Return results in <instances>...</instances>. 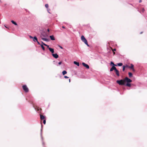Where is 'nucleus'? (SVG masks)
<instances>
[{
	"mask_svg": "<svg viewBox=\"0 0 147 147\" xmlns=\"http://www.w3.org/2000/svg\"><path fill=\"white\" fill-rule=\"evenodd\" d=\"M132 81L130 79L126 77L123 80H117L116 82L119 85H125L126 82H131Z\"/></svg>",
	"mask_w": 147,
	"mask_h": 147,
	"instance_id": "obj_1",
	"label": "nucleus"
},
{
	"mask_svg": "<svg viewBox=\"0 0 147 147\" xmlns=\"http://www.w3.org/2000/svg\"><path fill=\"white\" fill-rule=\"evenodd\" d=\"M82 40L84 42V43L87 45V46H89L88 44V42L87 40L86 39L84 36H82L81 37Z\"/></svg>",
	"mask_w": 147,
	"mask_h": 147,
	"instance_id": "obj_2",
	"label": "nucleus"
},
{
	"mask_svg": "<svg viewBox=\"0 0 147 147\" xmlns=\"http://www.w3.org/2000/svg\"><path fill=\"white\" fill-rule=\"evenodd\" d=\"M22 88L26 92H28L29 91V89L26 85H24L22 86Z\"/></svg>",
	"mask_w": 147,
	"mask_h": 147,
	"instance_id": "obj_3",
	"label": "nucleus"
},
{
	"mask_svg": "<svg viewBox=\"0 0 147 147\" xmlns=\"http://www.w3.org/2000/svg\"><path fill=\"white\" fill-rule=\"evenodd\" d=\"M82 65L85 67H86L87 69H89V66L87 64H86L84 63H82Z\"/></svg>",
	"mask_w": 147,
	"mask_h": 147,
	"instance_id": "obj_4",
	"label": "nucleus"
},
{
	"mask_svg": "<svg viewBox=\"0 0 147 147\" xmlns=\"http://www.w3.org/2000/svg\"><path fill=\"white\" fill-rule=\"evenodd\" d=\"M134 65L132 64H131L130 66L128 67V68L132 69L133 71L134 72L135 71V70L134 69Z\"/></svg>",
	"mask_w": 147,
	"mask_h": 147,
	"instance_id": "obj_5",
	"label": "nucleus"
},
{
	"mask_svg": "<svg viewBox=\"0 0 147 147\" xmlns=\"http://www.w3.org/2000/svg\"><path fill=\"white\" fill-rule=\"evenodd\" d=\"M35 109L37 111H39V112H40L42 110V109L41 108H40L37 106L35 108Z\"/></svg>",
	"mask_w": 147,
	"mask_h": 147,
	"instance_id": "obj_6",
	"label": "nucleus"
},
{
	"mask_svg": "<svg viewBox=\"0 0 147 147\" xmlns=\"http://www.w3.org/2000/svg\"><path fill=\"white\" fill-rule=\"evenodd\" d=\"M40 119L41 120H42L45 119V116H43L41 114H40Z\"/></svg>",
	"mask_w": 147,
	"mask_h": 147,
	"instance_id": "obj_7",
	"label": "nucleus"
},
{
	"mask_svg": "<svg viewBox=\"0 0 147 147\" xmlns=\"http://www.w3.org/2000/svg\"><path fill=\"white\" fill-rule=\"evenodd\" d=\"M37 42L38 43V44L39 45H40V46H43V45H45V46H48V45H46L44 43L42 42H41V44H40V42H39L38 41H37Z\"/></svg>",
	"mask_w": 147,
	"mask_h": 147,
	"instance_id": "obj_8",
	"label": "nucleus"
},
{
	"mask_svg": "<svg viewBox=\"0 0 147 147\" xmlns=\"http://www.w3.org/2000/svg\"><path fill=\"white\" fill-rule=\"evenodd\" d=\"M52 55L53 56L55 57V58H57L58 57V55L56 53V54H52Z\"/></svg>",
	"mask_w": 147,
	"mask_h": 147,
	"instance_id": "obj_9",
	"label": "nucleus"
},
{
	"mask_svg": "<svg viewBox=\"0 0 147 147\" xmlns=\"http://www.w3.org/2000/svg\"><path fill=\"white\" fill-rule=\"evenodd\" d=\"M117 69L116 67L114 66H113L110 69V71H112L113 70H114L115 71Z\"/></svg>",
	"mask_w": 147,
	"mask_h": 147,
	"instance_id": "obj_10",
	"label": "nucleus"
},
{
	"mask_svg": "<svg viewBox=\"0 0 147 147\" xmlns=\"http://www.w3.org/2000/svg\"><path fill=\"white\" fill-rule=\"evenodd\" d=\"M115 73H116V75L118 76H119V71L118 70H117V69H116V70H115Z\"/></svg>",
	"mask_w": 147,
	"mask_h": 147,
	"instance_id": "obj_11",
	"label": "nucleus"
},
{
	"mask_svg": "<svg viewBox=\"0 0 147 147\" xmlns=\"http://www.w3.org/2000/svg\"><path fill=\"white\" fill-rule=\"evenodd\" d=\"M33 41L35 42H37V37L36 36H34L33 37Z\"/></svg>",
	"mask_w": 147,
	"mask_h": 147,
	"instance_id": "obj_12",
	"label": "nucleus"
},
{
	"mask_svg": "<svg viewBox=\"0 0 147 147\" xmlns=\"http://www.w3.org/2000/svg\"><path fill=\"white\" fill-rule=\"evenodd\" d=\"M50 37L51 40H55V38L53 35L50 36Z\"/></svg>",
	"mask_w": 147,
	"mask_h": 147,
	"instance_id": "obj_13",
	"label": "nucleus"
},
{
	"mask_svg": "<svg viewBox=\"0 0 147 147\" xmlns=\"http://www.w3.org/2000/svg\"><path fill=\"white\" fill-rule=\"evenodd\" d=\"M49 49L50 51L52 53H53L54 52V49L51 48L49 47Z\"/></svg>",
	"mask_w": 147,
	"mask_h": 147,
	"instance_id": "obj_14",
	"label": "nucleus"
},
{
	"mask_svg": "<svg viewBox=\"0 0 147 147\" xmlns=\"http://www.w3.org/2000/svg\"><path fill=\"white\" fill-rule=\"evenodd\" d=\"M127 83L126 84V86H128V87H130L131 86V84L129 83L130 82H127Z\"/></svg>",
	"mask_w": 147,
	"mask_h": 147,
	"instance_id": "obj_15",
	"label": "nucleus"
},
{
	"mask_svg": "<svg viewBox=\"0 0 147 147\" xmlns=\"http://www.w3.org/2000/svg\"><path fill=\"white\" fill-rule=\"evenodd\" d=\"M112 50V51L113 52V53L114 54H115V52H114L115 51L116 49H113L111 47H109Z\"/></svg>",
	"mask_w": 147,
	"mask_h": 147,
	"instance_id": "obj_16",
	"label": "nucleus"
},
{
	"mask_svg": "<svg viewBox=\"0 0 147 147\" xmlns=\"http://www.w3.org/2000/svg\"><path fill=\"white\" fill-rule=\"evenodd\" d=\"M74 64L78 66H79L80 64L78 62L76 61H74Z\"/></svg>",
	"mask_w": 147,
	"mask_h": 147,
	"instance_id": "obj_17",
	"label": "nucleus"
},
{
	"mask_svg": "<svg viewBox=\"0 0 147 147\" xmlns=\"http://www.w3.org/2000/svg\"><path fill=\"white\" fill-rule=\"evenodd\" d=\"M11 22H12V24H14V25H15L16 26H17L18 25L17 23L13 20L11 21Z\"/></svg>",
	"mask_w": 147,
	"mask_h": 147,
	"instance_id": "obj_18",
	"label": "nucleus"
},
{
	"mask_svg": "<svg viewBox=\"0 0 147 147\" xmlns=\"http://www.w3.org/2000/svg\"><path fill=\"white\" fill-rule=\"evenodd\" d=\"M62 73L63 75H64L67 73V72L66 71L64 70L62 71Z\"/></svg>",
	"mask_w": 147,
	"mask_h": 147,
	"instance_id": "obj_19",
	"label": "nucleus"
},
{
	"mask_svg": "<svg viewBox=\"0 0 147 147\" xmlns=\"http://www.w3.org/2000/svg\"><path fill=\"white\" fill-rule=\"evenodd\" d=\"M128 75L129 78H131L132 76V74L131 72H129Z\"/></svg>",
	"mask_w": 147,
	"mask_h": 147,
	"instance_id": "obj_20",
	"label": "nucleus"
},
{
	"mask_svg": "<svg viewBox=\"0 0 147 147\" xmlns=\"http://www.w3.org/2000/svg\"><path fill=\"white\" fill-rule=\"evenodd\" d=\"M42 39L43 40L45 41H48V39H47L46 38H42Z\"/></svg>",
	"mask_w": 147,
	"mask_h": 147,
	"instance_id": "obj_21",
	"label": "nucleus"
},
{
	"mask_svg": "<svg viewBox=\"0 0 147 147\" xmlns=\"http://www.w3.org/2000/svg\"><path fill=\"white\" fill-rule=\"evenodd\" d=\"M123 65V63H119L117 64V65L119 66H121Z\"/></svg>",
	"mask_w": 147,
	"mask_h": 147,
	"instance_id": "obj_22",
	"label": "nucleus"
},
{
	"mask_svg": "<svg viewBox=\"0 0 147 147\" xmlns=\"http://www.w3.org/2000/svg\"><path fill=\"white\" fill-rule=\"evenodd\" d=\"M111 65H114V66H117V65H115V64H114V63H113V62H112V61H111Z\"/></svg>",
	"mask_w": 147,
	"mask_h": 147,
	"instance_id": "obj_23",
	"label": "nucleus"
},
{
	"mask_svg": "<svg viewBox=\"0 0 147 147\" xmlns=\"http://www.w3.org/2000/svg\"><path fill=\"white\" fill-rule=\"evenodd\" d=\"M125 66H123V71H124L125 70Z\"/></svg>",
	"mask_w": 147,
	"mask_h": 147,
	"instance_id": "obj_24",
	"label": "nucleus"
},
{
	"mask_svg": "<svg viewBox=\"0 0 147 147\" xmlns=\"http://www.w3.org/2000/svg\"><path fill=\"white\" fill-rule=\"evenodd\" d=\"M45 7L46 8H47L49 7L48 5V4H46L45 5Z\"/></svg>",
	"mask_w": 147,
	"mask_h": 147,
	"instance_id": "obj_25",
	"label": "nucleus"
},
{
	"mask_svg": "<svg viewBox=\"0 0 147 147\" xmlns=\"http://www.w3.org/2000/svg\"><path fill=\"white\" fill-rule=\"evenodd\" d=\"M46 119H44L43 120V123H44V124H45V123H46Z\"/></svg>",
	"mask_w": 147,
	"mask_h": 147,
	"instance_id": "obj_26",
	"label": "nucleus"
},
{
	"mask_svg": "<svg viewBox=\"0 0 147 147\" xmlns=\"http://www.w3.org/2000/svg\"><path fill=\"white\" fill-rule=\"evenodd\" d=\"M64 78H69V77H67V76H64Z\"/></svg>",
	"mask_w": 147,
	"mask_h": 147,
	"instance_id": "obj_27",
	"label": "nucleus"
},
{
	"mask_svg": "<svg viewBox=\"0 0 147 147\" xmlns=\"http://www.w3.org/2000/svg\"><path fill=\"white\" fill-rule=\"evenodd\" d=\"M29 37L30 39H33V37L32 36H29Z\"/></svg>",
	"mask_w": 147,
	"mask_h": 147,
	"instance_id": "obj_28",
	"label": "nucleus"
},
{
	"mask_svg": "<svg viewBox=\"0 0 147 147\" xmlns=\"http://www.w3.org/2000/svg\"><path fill=\"white\" fill-rule=\"evenodd\" d=\"M42 47V49L44 50H45V47Z\"/></svg>",
	"mask_w": 147,
	"mask_h": 147,
	"instance_id": "obj_29",
	"label": "nucleus"
},
{
	"mask_svg": "<svg viewBox=\"0 0 147 147\" xmlns=\"http://www.w3.org/2000/svg\"><path fill=\"white\" fill-rule=\"evenodd\" d=\"M61 63H62L61 62H59L58 63V64H59V65H60L61 64Z\"/></svg>",
	"mask_w": 147,
	"mask_h": 147,
	"instance_id": "obj_30",
	"label": "nucleus"
},
{
	"mask_svg": "<svg viewBox=\"0 0 147 147\" xmlns=\"http://www.w3.org/2000/svg\"><path fill=\"white\" fill-rule=\"evenodd\" d=\"M125 67H128L129 66L127 65H126V66H125Z\"/></svg>",
	"mask_w": 147,
	"mask_h": 147,
	"instance_id": "obj_31",
	"label": "nucleus"
},
{
	"mask_svg": "<svg viewBox=\"0 0 147 147\" xmlns=\"http://www.w3.org/2000/svg\"><path fill=\"white\" fill-rule=\"evenodd\" d=\"M142 1L141 0H140L139 1V3H141V2Z\"/></svg>",
	"mask_w": 147,
	"mask_h": 147,
	"instance_id": "obj_32",
	"label": "nucleus"
},
{
	"mask_svg": "<svg viewBox=\"0 0 147 147\" xmlns=\"http://www.w3.org/2000/svg\"><path fill=\"white\" fill-rule=\"evenodd\" d=\"M60 47V48L61 49H63V47Z\"/></svg>",
	"mask_w": 147,
	"mask_h": 147,
	"instance_id": "obj_33",
	"label": "nucleus"
},
{
	"mask_svg": "<svg viewBox=\"0 0 147 147\" xmlns=\"http://www.w3.org/2000/svg\"><path fill=\"white\" fill-rule=\"evenodd\" d=\"M47 31H48V32H49V29H47Z\"/></svg>",
	"mask_w": 147,
	"mask_h": 147,
	"instance_id": "obj_34",
	"label": "nucleus"
},
{
	"mask_svg": "<svg viewBox=\"0 0 147 147\" xmlns=\"http://www.w3.org/2000/svg\"><path fill=\"white\" fill-rule=\"evenodd\" d=\"M62 28H65V27L64 26H63L62 27Z\"/></svg>",
	"mask_w": 147,
	"mask_h": 147,
	"instance_id": "obj_35",
	"label": "nucleus"
},
{
	"mask_svg": "<svg viewBox=\"0 0 147 147\" xmlns=\"http://www.w3.org/2000/svg\"><path fill=\"white\" fill-rule=\"evenodd\" d=\"M69 82H70V79H69Z\"/></svg>",
	"mask_w": 147,
	"mask_h": 147,
	"instance_id": "obj_36",
	"label": "nucleus"
},
{
	"mask_svg": "<svg viewBox=\"0 0 147 147\" xmlns=\"http://www.w3.org/2000/svg\"><path fill=\"white\" fill-rule=\"evenodd\" d=\"M142 10H143V11H144V9H143Z\"/></svg>",
	"mask_w": 147,
	"mask_h": 147,
	"instance_id": "obj_37",
	"label": "nucleus"
},
{
	"mask_svg": "<svg viewBox=\"0 0 147 147\" xmlns=\"http://www.w3.org/2000/svg\"><path fill=\"white\" fill-rule=\"evenodd\" d=\"M5 26L6 28H7V27L6 26Z\"/></svg>",
	"mask_w": 147,
	"mask_h": 147,
	"instance_id": "obj_38",
	"label": "nucleus"
}]
</instances>
